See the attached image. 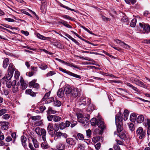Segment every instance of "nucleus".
<instances>
[{
	"label": "nucleus",
	"instance_id": "1",
	"mask_svg": "<svg viewBox=\"0 0 150 150\" xmlns=\"http://www.w3.org/2000/svg\"><path fill=\"white\" fill-rule=\"evenodd\" d=\"M35 131L38 135H42V138L43 141H46V132L45 129L37 127L35 128Z\"/></svg>",
	"mask_w": 150,
	"mask_h": 150
},
{
	"label": "nucleus",
	"instance_id": "2",
	"mask_svg": "<svg viewBox=\"0 0 150 150\" xmlns=\"http://www.w3.org/2000/svg\"><path fill=\"white\" fill-rule=\"evenodd\" d=\"M81 117H79V115L77 116L78 121L82 123L84 125H87L89 124V119L86 117H82V115H80Z\"/></svg>",
	"mask_w": 150,
	"mask_h": 150
},
{
	"label": "nucleus",
	"instance_id": "3",
	"mask_svg": "<svg viewBox=\"0 0 150 150\" xmlns=\"http://www.w3.org/2000/svg\"><path fill=\"white\" fill-rule=\"evenodd\" d=\"M136 133L137 136L139 137V138L140 139H143L146 135V132L143 130V128L141 127H139L137 128L136 130Z\"/></svg>",
	"mask_w": 150,
	"mask_h": 150
},
{
	"label": "nucleus",
	"instance_id": "4",
	"mask_svg": "<svg viewBox=\"0 0 150 150\" xmlns=\"http://www.w3.org/2000/svg\"><path fill=\"white\" fill-rule=\"evenodd\" d=\"M59 70L62 72L67 73L68 75L73 76L74 77L79 79H81V76L72 73L69 71H67L66 69H63L61 67H59Z\"/></svg>",
	"mask_w": 150,
	"mask_h": 150
},
{
	"label": "nucleus",
	"instance_id": "5",
	"mask_svg": "<svg viewBox=\"0 0 150 150\" xmlns=\"http://www.w3.org/2000/svg\"><path fill=\"white\" fill-rule=\"evenodd\" d=\"M144 125L147 129V134H150V119H145L143 123Z\"/></svg>",
	"mask_w": 150,
	"mask_h": 150
},
{
	"label": "nucleus",
	"instance_id": "6",
	"mask_svg": "<svg viewBox=\"0 0 150 150\" xmlns=\"http://www.w3.org/2000/svg\"><path fill=\"white\" fill-rule=\"evenodd\" d=\"M79 93V90L78 88H77L73 87L72 91L71 93V96L72 98H75L78 96Z\"/></svg>",
	"mask_w": 150,
	"mask_h": 150
},
{
	"label": "nucleus",
	"instance_id": "7",
	"mask_svg": "<svg viewBox=\"0 0 150 150\" xmlns=\"http://www.w3.org/2000/svg\"><path fill=\"white\" fill-rule=\"evenodd\" d=\"M123 116L122 113L119 112L115 116V123L116 125H117V123L118 122H121L123 120V118L122 117Z\"/></svg>",
	"mask_w": 150,
	"mask_h": 150
},
{
	"label": "nucleus",
	"instance_id": "8",
	"mask_svg": "<svg viewBox=\"0 0 150 150\" xmlns=\"http://www.w3.org/2000/svg\"><path fill=\"white\" fill-rule=\"evenodd\" d=\"M97 123V125L101 129L103 130L105 128V125L103 121L101 119H99Z\"/></svg>",
	"mask_w": 150,
	"mask_h": 150
},
{
	"label": "nucleus",
	"instance_id": "9",
	"mask_svg": "<svg viewBox=\"0 0 150 150\" xmlns=\"http://www.w3.org/2000/svg\"><path fill=\"white\" fill-rule=\"evenodd\" d=\"M66 142L68 144L70 145H74L76 143V140L71 138H68L66 139Z\"/></svg>",
	"mask_w": 150,
	"mask_h": 150
},
{
	"label": "nucleus",
	"instance_id": "10",
	"mask_svg": "<svg viewBox=\"0 0 150 150\" xmlns=\"http://www.w3.org/2000/svg\"><path fill=\"white\" fill-rule=\"evenodd\" d=\"M50 94L49 93H47L46 94L44 97L42 99L43 101H44L45 100L47 99V102L49 103H50L52 101L54 100V98L53 97H52L51 98H48L50 96Z\"/></svg>",
	"mask_w": 150,
	"mask_h": 150
},
{
	"label": "nucleus",
	"instance_id": "11",
	"mask_svg": "<svg viewBox=\"0 0 150 150\" xmlns=\"http://www.w3.org/2000/svg\"><path fill=\"white\" fill-rule=\"evenodd\" d=\"M73 87L70 86H67L65 87L64 90L66 94H69L71 93Z\"/></svg>",
	"mask_w": 150,
	"mask_h": 150
},
{
	"label": "nucleus",
	"instance_id": "12",
	"mask_svg": "<svg viewBox=\"0 0 150 150\" xmlns=\"http://www.w3.org/2000/svg\"><path fill=\"white\" fill-rule=\"evenodd\" d=\"M13 74H11V73H9V72H8V74L6 75V77H3L1 79L2 80V81L4 83L5 81H9L11 79V77H12L13 75Z\"/></svg>",
	"mask_w": 150,
	"mask_h": 150
},
{
	"label": "nucleus",
	"instance_id": "13",
	"mask_svg": "<svg viewBox=\"0 0 150 150\" xmlns=\"http://www.w3.org/2000/svg\"><path fill=\"white\" fill-rule=\"evenodd\" d=\"M20 82L21 89L23 90H25L28 86V84L25 82L24 81L23 78L21 79Z\"/></svg>",
	"mask_w": 150,
	"mask_h": 150
},
{
	"label": "nucleus",
	"instance_id": "14",
	"mask_svg": "<svg viewBox=\"0 0 150 150\" xmlns=\"http://www.w3.org/2000/svg\"><path fill=\"white\" fill-rule=\"evenodd\" d=\"M13 84L12 85V91L13 93H15L17 92L18 90V88L16 86V81L13 80Z\"/></svg>",
	"mask_w": 150,
	"mask_h": 150
},
{
	"label": "nucleus",
	"instance_id": "15",
	"mask_svg": "<svg viewBox=\"0 0 150 150\" xmlns=\"http://www.w3.org/2000/svg\"><path fill=\"white\" fill-rule=\"evenodd\" d=\"M57 95L59 97L62 98L63 97L64 95V89L62 88L59 89L57 93Z\"/></svg>",
	"mask_w": 150,
	"mask_h": 150
},
{
	"label": "nucleus",
	"instance_id": "16",
	"mask_svg": "<svg viewBox=\"0 0 150 150\" xmlns=\"http://www.w3.org/2000/svg\"><path fill=\"white\" fill-rule=\"evenodd\" d=\"M0 124L1 125V127L3 129L6 130L8 128V122H1Z\"/></svg>",
	"mask_w": 150,
	"mask_h": 150
},
{
	"label": "nucleus",
	"instance_id": "17",
	"mask_svg": "<svg viewBox=\"0 0 150 150\" xmlns=\"http://www.w3.org/2000/svg\"><path fill=\"white\" fill-rule=\"evenodd\" d=\"M9 59L8 58L5 59L3 62V67L4 69L6 68L8 65L9 64Z\"/></svg>",
	"mask_w": 150,
	"mask_h": 150
},
{
	"label": "nucleus",
	"instance_id": "18",
	"mask_svg": "<svg viewBox=\"0 0 150 150\" xmlns=\"http://www.w3.org/2000/svg\"><path fill=\"white\" fill-rule=\"evenodd\" d=\"M14 71L15 69L13 65L12 64H10L8 69V72L13 74Z\"/></svg>",
	"mask_w": 150,
	"mask_h": 150
},
{
	"label": "nucleus",
	"instance_id": "19",
	"mask_svg": "<svg viewBox=\"0 0 150 150\" xmlns=\"http://www.w3.org/2000/svg\"><path fill=\"white\" fill-rule=\"evenodd\" d=\"M86 98L84 97H82L80 99L79 101V104L80 105H85L86 104Z\"/></svg>",
	"mask_w": 150,
	"mask_h": 150
},
{
	"label": "nucleus",
	"instance_id": "20",
	"mask_svg": "<svg viewBox=\"0 0 150 150\" xmlns=\"http://www.w3.org/2000/svg\"><path fill=\"white\" fill-rule=\"evenodd\" d=\"M99 119H96L95 118H93L91 120V125L93 126H96L97 125L98 121Z\"/></svg>",
	"mask_w": 150,
	"mask_h": 150
},
{
	"label": "nucleus",
	"instance_id": "21",
	"mask_svg": "<svg viewBox=\"0 0 150 150\" xmlns=\"http://www.w3.org/2000/svg\"><path fill=\"white\" fill-rule=\"evenodd\" d=\"M21 140L22 142V144L24 147L26 146L27 144L26 143L27 139L24 136H22L21 137Z\"/></svg>",
	"mask_w": 150,
	"mask_h": 150
},
{
	"label": "nucleus",
	"instance_id": "22",
	"mask_svg": "<svg viewBox=\"0 0 150 150\" xmlns=\"http://www.w3.org/2000/svg\"><path fill=\"white\" fill-rule=\"evenodd\" d=\"M125 133L126 132L125 131H122V132H120V133L119 134V136L121 139L125 140L126 138Z\"/></svg>",
	"mask_w": 150,
	"mask_h": 150
},
{
	"label": "nucleus",
	"instance_id": "23",
	"mask_svg": "<svg viewBox=\"0 0 150 150\" xmlns=\"http://www.w3.org/2000/svg\"><path fill=\"white\" fill-rule=\"evenodd\" d=\"M66 36L67 37L69 38L71 40L75 42L77 45L80 46V43L77 42L75 39L73 38L70 35L68 34H66Z\"/></svg>",
	"mask_w": 150,
	"mask_h": 150
},
{
	"label": "nucleus",
	"instance_id": "24",
	"mask_svg": "<svg viewBox=\"0 0 150 150\" xmlns=\"http://www.w3.org/2000/svg\"><path fill=\"white\" fill-rule=\"evenodd\" d=\"M25 93L27 94H29L32 96H36V94L34 92L32 91L30 89L26 90L25 91Z\"/></svg>",
	"mask_w": 150,
	"mask_h": 150
},
{
	"label": "nucleus",
	"instance_id": "25",
	"mask_svg": "<svg viewBox=\"0 0 150 150\" xmlns=\"http://www.w3.org/2000/svg\"><path fill=\"white\" fill-rule=\"evenodd\" d=\"M144 117L142 115H139L137 119V122L139 123H141L144 121Z\"/></svg>",
	"mask_w": 150,
	"mask_h": 150
},
{
	"label": "nucleus",
	"instance_id": "26",
	"mask_svg": "<svg viewBox=\"0 0 150 150\" xmlns=\"http://www.w3.org/2000/svg\"><path fill=\"white\" fill-rule=\"evenodd\" d=\"M127 85L128 86L131 88L137 93H139L140 92L139 90L137 87L134 86L130 83H127Z\"/></svg>",
	"mask_w": 150,
	"mask_h": 150
},
{
	"label": "nucleus",
	"instance_id": "27",
	"mask_svg": "<svg viewBox=\"0 0 150 150\" xmlns=\"http://www.w3.org/2000/svg\"><path fill=\"white\" fill-rule=\"evenodd\" d=\"M136 115L134 113H132L130 117V120L132 122H134L136 120Z\"/></svg>",
	"mask_w": 150,
	"mask_h": 150
},
{
	"label": "nucleus",
	"instance_id": "28",
	"mask_svg": "<svg viewBox=\"0 0 150 150\" xmlns=\"http://www.w3.org/2000/svg\"><path fill=\"white\" fill-rule=\"evenodd\" d=\"M37 36L38 38L44 40H49L50 39V37H45L39 34H38Z\"/></svg>",
	"mask_w": 150,
	"mask_h": 150
},
{
	"label": "nucleus",
	"instance_id": "29",
	"mask_svg": "<svg viewBox=\"0 0 150 150\" xmlns=\"http://www.w3.org/2000/svg\"><path fill=\"white\" fill-rule=\"evenodd\" d=\"M129 113V112L127 110H124V117L123 118V119L124 120H127Z\"/></svg>",
	"mask_w": 150,
	"mask_h": 150
},
{
	"label": "nucleus",
	"instance_id": "30",
	"mask_svg": "<svg viewBox=\"0 0 150 150\" xmlns=\"http://www.w3.org/2000/svg\"><path fill=\"white\" fill-rule=\"evenodd\" d=\"M56 111L52 109L51 107H49L47 110V113L48 114H54L56 112Z\"/></svg>",
	"mask_w": 150,
	"mask_h": 150
},
{
	"label": "nucleus",
	"instance_id": "31",
	"mask_svg": "<svg viewBox=\"0 0 150 150\" xmlns=\"http://www.w3.org/2000/svg\"><path fill=\"white\" fill-rule=\"evenodd\" d=\"M57 148L58 149L63 150L64 148V144L62 143H59L57 145Z\"/></svg>",
	"mask_w": 150,
	"mask_h": 150
},
{
	"label": "nucleus",
	"instance_id": "32",
	"mask_svg": "<svg viewBox=\"0 0 150 150\" xmlns=\"http://www.w3.org/2000/svg\"><path fill=\"white\" fill-rule=\"evenodd\" d=\"M117 131L118 132H122V131L123 127L121 126L120 124V123H118L117 124Z\"/></svg>",
	"mask_w": 150,
	"mask_h": 150
},
{
	"label": "nucleus",
	"instance_id": "33",
	"mask_svg": "<svg viewBox=\"0 0 150 150\" xmlns=\"http://www.w3.org/2000/svg\"><path fill=\"white\" fill-rule=\"evenodd\" d=\"M143 30L147 33L150 32V26L147 25H144Z\"/></svg>",
	"mask_w": 150,
	"mask_h": 150
},
{
	"label": "nucleus",
	"instance_id": "34",
	"mask_svg": "<svg viewBox=\"0 0 150 150\" xmlns=\"http://www.w3.org/2000/svg\"><path fill=\"white\" fill-rule=\"evenodd\" d=\"M43 124V122L42 120H40L38 121H36L34 123V125L35 127L41 126Z\"/></svg>",
	"mask_w": 150,
	"mask_h": 150
},
{
	"label": "nucleus",
	"instance_id": "35",
	"mask_svg": "<svg viewBox=\"0 0 150 150\" xmlns=\"http://www.w3.org/2000/svg\"><path fill=\"white\" fill-rule=\"evenodd\" d=\"M54 129L53 124L51 123H49L47 127V130L49 131H53Z\"/></svg>",
	"mask_w": 150,
	"mask_h": 150
},
{
	"label": "nucleus",
	"instance_id": "36",
	"mask_svg": "<svg viewBox=\"0 0 150 150\" xmlns=\"http://www.w3.org/2000/svg\"><path fill=\"white\" fill-rule=\"evenodd\" d=\"M137 22V20L136 19L134 18L133 19L130 23V25L131 27H134L136 25Z\"/></svg>",
	"mask_w": 150,
	"mask_h": 150
},
{
	"label": "nucleus",
	"instance_id": "37",
	"mask_svg": "<svg viewBox=\"0 0 150 150\" xmlns=\"http://www.w3.org/2000/svg\"><path fill=\"white\" fill-rule=\"evenodd\" d=\"M32 140L35 147L36 148H38L39 145L36 139L34 138H32Z\"/></svg>",
	"mask_w": 150,
	"mask_h": 150
},
{
	"label": "nucleus",
	"instance_id": "38",
	"mask_svg": "<svg viewBox=\"0 0 150 150\" xmlns=\"http://www.w3.org/2000/svg\"><path fill=\"white\" fill-rule=\"evenodd\" d=\"M41 117L39 115H37L31 117L32 120L34 121L39 120H41Z\"/></svg>",
	"mask_w": 150,
	"mask_h": 150
},
{
	"label": "nucleus",
	"instance_id": "39",
	"mask_svg": "<svg viewBox=\"0 0 150 150\" xmlns=\"http://www.w3.org/2000/svg\"><path fill=\"white\" fill-rule=\"evenodd\" d=\"M5 82H6V86L8 88H11V86H12V85L13 84V82H12L11 81H5Z\"/></svg>",
	"mask_w": 150,
	"mask_h": 150
},
{
	"label": "nucleus",
	"instance_id": "40",
	"mask_svg": "<svg viewBox=\"0 0 150 150\" xmlns=\"http://www.w3.org/2000/svg\"><path fill=\"white\" fill-rule=\"evenodd\" d=\"M61 119L60 117L59 116L54 115L53 117V120L55 122L59 121Z\"/></svg>",
	"mask_w": 150,
	"mask_h": 150
},
{
	"label": "nucleus",
	"instance_id": "41",
	"mask_svg": "<svg viewBox=\"0 0 150 150\" xmlns=\"http://www.w3.org/2000/svg\"><path fill=\"white\" fill-rule=\"evenodd\" d=\"M136 85L139 86L141 87H144L146 86V85L143 82L139 80L137 82V83Z\"/></svg>",
	"mask_w": 150,
	"mask_h": 150
},
{
	"label": "nucleus",
	"instance_id": "42",
	"mask_svg": "<svg viewBox=\"0 0 150 150\" xmlns=\"http://www.w3.org/2000/svg\"><path fill=\"white\" fill-rule=\"evenodd\" d=\"M4 135H0V146H3L4 144V143L3 142L2 140L4 139Z\"/></svg>",
	"mask_w": 150,
	"mask_h": 150
},
{
	"label": "nucleus",
	"instance_id": "43",
	"mask_svg": "<svg viewBox=\"0 0 150 150\" xmlns=\"http://www.w3.org/2000/svg\"><path fill=\"white\" fill-rule=\"evenodd\" d=\"M45 141H44V142L42 143L41 144V147L44 149H47L48 147V145Z\"/></svg>",
	"mask_w": 150,
	"mask_h": 150
},
{
	"label": "nucleus",
	"instance_id": "44",
	"mask_svg": "<svg viewBox=\"0 0 150 150\" xmlns=\"http://www.w3.org/2000/svg\"><path fill=\"white\" fill-rule=\"evenodd\" d=\"M77 137L79 140H83L84 139L83 135L81 133H78L77 134Z\"/></svg>",
	"mask_w": 150,
	"mask_h": 150
},
{
	"label": "nucleus",
	"instance_id": "45",
	"mask_svg": "<svg viewBox=\"0 0 150 150\" xmlns=\"http://www.w3.org/2000/svg\"><path fill=\"white\" fill-rule=\"evenodd\" d=\"M131 131H133L134 130V125L132 123H130L128 125Z\"/></svg>",
	"mask_w": 150,
	"mask_h": 150
},
{
	"label": "nucleus",
	"instance_id": "46",
	"mask_svg": "<svg viewBox=\"0 0 150 150\" xmlns=\"http://www.w3.org/2000/svg\"><path fill=\"white\" fill-rule=\"evenodd\" d=\"M59 126L60 129H63L66 127L65 123L63 122L60 123L59 124Z\"/></svg>",
	"mask_w": 150,
	"mask_h": 150
},
{
	"label": "nucleus",
	"instance_id": "47",
	"mask_svg": "<svg viewBox=\"0 0 150 150\" xmlns=\"http://www.w3.org/2000/svg\"><path fill=\"white\" fill-rule=\"evenodd\" d=\"M62 133L60 132H57L56 130H54V135L58 137H60L62 135Z\"/></svg>",
	"mask_w": 150,
	"mask_h": 150
},
{
	"label": "nucleus",
	"instance_id": "48",
	"mask_svg": "<svg viewBox=\"0 0 150 150\" xmlns=\"http://www.w3.org/2000/svg\"><path fill=\"white\" fill-rule=\"evenodd\" d=\"M54 105L55 106L59 107L61 105V103L59 101L56 100L54 101Z\"/></svg>",
	"mask_w": 150,
	"mask_h": 150
},
{
	"label": "nucleus",
	"instance_id": "49",
	"mask_svg": "<svg viewBox=\"0 0 150 150\" xmlns=\"http://www.w3.org/2000/svg\"><path fill=\"white\" fill-rule=\"evenodd\" d=\"M39 67L42 70H45L47 68V66L45 64H42L40 65Z\"/></svg>",
	"mask_w": 150,
	"mask_h": 150
},
{
	"label": "nucleus",
	"instance_id": "50",
	"mask_svg": "<svg viewBox=\"0 0 150 150\" xmlns=\"http://www.w3.org/2000/svg\"><path fill=\"white\" fill-rule=\"evenodd\" d=\"M120 46L123 47H124L126 49H128L130 47L127 44L125 43L124 42H123L122 43H120Z\"/></svg>",
	"mask_w": 150,
	"mask_h": 150
},
{
	"label": "nucleus",
	"instance_id": "51",
	"mask_svg": "<svg viewBox=\"0 0 150 150\" xmlns=\"http://www.w3.org/2000/svg\"><path fill=\"white\" fill-rule=\"evenodd\" d=\"M36 80H33L29 83V87L30 88L33 87L35 82L36 81Z\"/></svg>",
	"mask_w": 150,
	"mask_h": 150
},
{
	"label": "nucleus",
	"instance_id": "52",
	"mask_svg": "<svg viewBox=\"0 0 150 150\" xmlns=\"http://www.w3.org/2000/svg\"><path fill=\"white\" fill-rule=\"evenodd\" d=\"M62 17L65 19L71 21H73L74 20V18H73L67 15H63Z\"/></svg>",
	"mask_w": 150,
	"mask_h": 150
},
{
	"label": "nucleus",
	"instance_id": "53",
	"mask_svg": "<svg viewBox=\"0 0 150 150\" xmlns=\"http://www.w3.org/2000/svg\"><path fill=\"white\" fill-rule=\"evenodd\" d=\"M77 149L78 150H84V146L83 144H79L78 145Z\"/></svg>",
	"mask_w": 150,
	"mask_h": 150
},
{
	"label": "nucleus",
	"instance_id": "54",
	"mask_svg": "<svg viewBox=\"0 0 150 150\" xmlns=\"http://www.w3.org/2000/svg\"><path fill=\"white\" fill-rule=\"evenodd\" d=\"M77 57H79V58H80L81 59H85L86 60L91 61L92 62L93 61V59H92L91 58H89L87 57H81V56H77Z\"/></svg>",
	"mask_w": 150,
	"mask_h": 150
},
{
	"label": "nucleus",
	"instance_id": "55",
	"mask_svg": "<svg viewBox=\"0 0 150 150\" xmlns=\"http://www.w3.org/2000/svg\"><path fill=\"white\" fill-rule=\"evenodd\" d=\"M55 74V73L54 71H50L47 74H46V76L47 77L50 76L54 75Z\"/></svg>",
	"mask_w": 150,
	"mask_h": 150
},
{
	"label": "nucleus",
	"instance_id": "56",
	"mask_svg": "<svg viewBox=\"0 0 150 150\" xmlns=\"http://www.w3.org/2000/svg\"><path fill=\"white\" fill-rule=\"evenodd\" d=\"M7 111V110L5 109H2L0 110V116L4 115Z\"/></svg>",
	"mask_w": 150,
	"mask_h": 150
},
{
	"label": "nucleus",
	"instance_id": "57",
	"mask_svg": "<svg viewBox=\"0 0 150 150\" xmlns=\"http://www.w3.org/2000/svg\"><path fill=\"white\" fill-rule=\"evenodd\" d=\"M130 80L133 83L136 84L139 80L137 78L132 77L130 79Z\"/></svg>",
	"mask_w": 150,
	"mask_h": 150
},
{
	"label": "nucleus",
	"instance_id": "58",
	"mask_svg": "<svg viewBox=\"0 0 150 150\" xmlns=\"http://www.w3.org/2000/svg\"><path fill=\"white\" fill-rule=\"evenodd\" d=\"M38 68L37 67H34L32 66L31 67V69L34 74L38 71Z\"/></svg>",
	"mask_w": 150,
	"mask_h": 150
},
{
	"label": "nucleus",
	"instance_id": "59",
	"mask_svg": "<svg viewBox=\"0 0 150 150\" xmlns=\"http://www.w3.org/2000/svg\"><path fill=\"white\" fill-rule=\"evenodd\" d=\"M86 136L88 138H89L91 136V131L90 129L86 130Z\"/></svg>",
	"mask_w": 150,
	"mask_h": 150
},
{
	"label": "nucleus",
	"instance_id": "60",
	"mask_svg": "<svg viewBox=\"0 0 150 150\" xmlns=\"http://www.w3.org/2000/svg\"><path fill=\"white\" fill-rule=\"evenodd\" d=\"M10 117V115L8 114H5L2 117V118L4 119L7 120Z\"/></svg>",
	"mask_w": 150,
	"mask_h": 150
},
{
	"label": "nucleus",
	"instance_id": "61",
	"mask_svg": "<svg viewBox=\"0 0 150 150\" xmlns=\"http://www.w3.org/2000/svg\"><path fill=\"white\" fill-rule=\"evenodd\" d=\"M58 23L59 24H63L64 26H65L67 23V22L62 20H61L60 21H59Z\"/></svg>",
	"mask_w": 150,
	"mask_h": 150
},
{
	"label": "nucleus",
	"instance_id": "62",
	"mask_svg": "<svg viewBox=\"0 0 150 150\" xmlns=\"http://www.w3.org/2000/svg\"><path fill=\"white\" fill-rule=\"evenodd\" d=\"M101 144L100 143H98L95 145V147L96 150H99Z\"/></svg>",
	"mask_w": 150,
	"mask_h": 150
},
{
	"label": "nucleus",
	"instance_id": "63",
	"mask_svg": "<svg viewBox=\"0 0 150 150\" xmlns=\"http://www.w3.org/2000/svg\"><path fill=\"white\" fill-rule=\"evenodd\" d=\"M20 75L19 72L18 71H16L15 73V78L17 79L18 78Z\"/></svg>",
	"mask_w": 150,
	"mask_h": 150
},
{
	"label": "nucleus",
	"instance_id": "64",
	"mask_svg": "<svg viewBox=\"0 0 150 150\" xmlns=\"http://www.w3.org/2000/svg\"><path fill=\"white\" fill-rule=\"evenodd\" d=\"M113 148L115 150H120V147L117 144L115 145Z\"/></svg>",
	"mask_w": 150,
	"mask_h": 150
}]
</instances>
